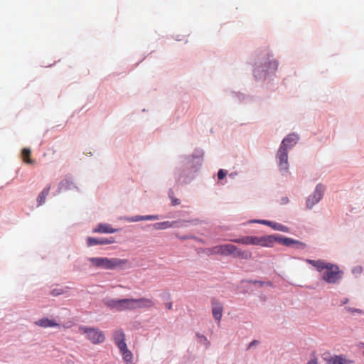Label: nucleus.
I'll return each instance as SVG.
<instances>
[{
    "instance_id": "nucleus-1",
    "label": "nucleus",
    "mask_w": 364,
    "mask_h": 364,
    "mask_svg": "<svg viewBox=\"0 0 364 364\" xmlns=\"http://www.w3.org/2000/svg\"><path fill=\"white\" fill-rule=\"evenodd\" d=\"M306 262L314 267L317 271L322 273V279L328 284L338 283L343 272L334 264L326 262L323 260H314L307 259Z\"/></svg>"
},
{
    "instance_id": "nucleus-2",
    "label": "nucleus",
    "mask_w": 364,
    "mask_h": 364,
    "mask_svg": "<svg viewBox=\"0 0 364 364\" xmlns=\"http://www.w3.org/2000/svg\"><path fill=\"white\" fill-rule=\"evenodd\" d=\"M89 261L94 267L106 269H114L117 267L122 268L129 262L126 259L107 257H91L89 258Z\"/></svg>"
},
{
    "instance_id": "nucleus-3",
    "label": "nucleus",
    "mask_w": 364,
    "mask_h": 364,
    "mask_svg": "<svg viewBox=\"0 0 364 364\" xmlns=\"http://www.w3.org/2000/svg\"><path fill=\"white\" fill-rule=\"evenodd\" d=\"M277 239L272 235L257 237V236H245L237 239L231 240L232 242L243 244L246 245H257L261 247H273Z\"/></svg>"
},
{
    "instance_id": "nucleus-4",
    "label": "nucleus",
    "mask_w": 364,
    "mask_h": 364,
    "mask_svg": "<svg viewBox=\"0 0 364 364\" xmlns=\"http://www.w3.org/2000/svg\"><path fill=\"white\" fill-rule=\"evenodd\" d=\"M79 331L86 335L87 338L94 345L102 343L105 341L104 333L98 328L80 326Z\"/></svg>"
},
{
    "instance_id": "nucleus-5",
    "label": "nucleus",
    "mask_w": 364,
    "mask_h": 364,
    "mask_svg": "<svg viewBox=\"0 0 364 364\" xmlns=\"http://www.w3.org/2000/svg\"><path fill=\"white\" fill-rule=\"evenodd\" d=\"M107 305L117 311L135 310L134 299L111 300L108 301Z\"/></svg>"
},
{
    "instance_id": "nucleus-6",
    "label": "nucleus",
    "mask_w": 364,
    "mask_h": 364,
    "mask_svg": "<svg viewBox=\"0 0 364 364\" xmlns=\"http://www.w3.org/2000/svg\"><path fill=\"white\" fill-rule=\"evenodd\" d=\"M235 250V245L232 244H225V245H217L215 247H213L211 248H208L206 250V253L210 255H221L224 256H229L232 255V254L234 252L233 251Z\"/></svg>"
},
{
    "instance_id": "nucleus-7",
    "label": "nucleus",
    "mask_w": 364,
    "mask_h": 364,
    "mask_svg": "<svg viewBox=\"0 0 364 364\" xmlns=\"http://www.w3.org/2000/svg\"><path fill=\"white\" fill-rule=\"evenodd\" d=\"M325 190L326 188L323 185L318 184L314 193L308 197L306 203V207L311 209L315 204L318 203L322 198Z\"/></svg>"
},
{
    "instance_id": "nucleus-8",
    "label": "nucleus",
    "mask_w": 364,
    "mask_h": 364,
    "mask_svg": "<svg viewBox=\"0 0 364 364\" xmlns=\"http://www.w3.org/2000/svg\"><path fill=\"white\" fill-rule=\"evenodd\" d=\"M322 358L326 364H351L353 361L342 355H331L326 352L322 354Z\"/></svg>"
},
{
    "instance_id": "nucleus-9",
    "label": "nucleus",
    "mask_w": 364,
    "mask_h": 364,
    "mask_svg": "<svg viewBox=\"0 0 364 364\" xmlns=\"http://www.w3.org/2000/svg\"><path fill=\"white\" fill-rule=\"evenodd\" d=\"M278 165L281 170L287 171L288 169V150L279 147L277 153Z\"/></svg>"
},
{
    "instance_id": "nucleus-10",
    "label": "nucleus",
    "mask_w": 364,
    "mask_h": 364,
    "mask_svg": "<svg viewBox=\"0 0 364 364\" xmlns=\"http://www.w3.org/2000/svg\"><path fill=\"white\" fill-rule=\"evenodd\" d=\"M211 306L213 316L214 318L219 323L223 316V304L216 299H213L211 301Z\"/></svg>"
},
{
    "instance_id": "nucleus-11",
    "label": "nucleus",
    "mask_w": 364,
    "mask_h": 364,
    "mask_svg": "<svg viewBox=\"0 0 364 364\" xmlns=\"http://www.w3.org/2000/svg\"><path fill=\"white\" fill-rule=\"evenodd\" d=\"M298 140V135L294 133L289 134L282 140L280 147L287 149V150H288L289 149H291L294 145H296Z\"/></svg>"
},
{
    "instance_id": "nucleus-12",
    "label": "nucleus",
    "mask_w": 364,
    "mask_h": 364,
    "mask_svg": "<svg viewBox=\"0 0 364 364\" xmlns=\"http://www.w3.org/2000/svg\"><path fill=\"white\" fill-rule=\"evenodd\" d=\"M115 242L114 237H111L109 238H95L89 237L87 239V246L91 247L97 245H109Z\"/></svg>"
},
{
    "instance_id": "nucleus-13",
    "label": "nucleus",
    "mask_w": 364,
    "mask_h": 364,
    "mask_svg": "<svg viewBox=\"0 0 364 364\" xmlns=\"http://www.w3.org/2000/svg\"><path fill=\"white\" fill-rule=\"evenodd\" d=\"M155 306L154 301L148 298L134 299L135 309H150Z\"/></svg>"
},
{
    "instance_id": "nucleus-14",
    "label": "nucleus",
    "mask_w": 364,
    "mask_h": 364,
    "mask_svg": "<svg viewBox=\"0 0 364 364\" xmlns=\"http://www.w3.org/2000/svg\"><path fill=\"white\" fill-rule=\"evenodd\" d=\"M257 222L261 224L267 225L275 230H279L285 232L289 231V228L287 227L277 223L264 220H257Z\"/></svg>"
},
{
    "instance_id": "nucleus-15",
    "label": "nucleus",
    "mask_w": 364,
    "mask_h": 364,
    "mask_svg": "<svg viewBox=\"0 0 364 364\" xmlns=\"http://www.w3.org/2000/svg\"><path fill=\"white\" fill-rule=\"evenodd\" d=\"M115 232H117V229L112 228L111 225L106 223H100L93 229V232L114 233Z\"/></svg>"
},
{
    "instance_id": "nucleus-16",
    "label": "nucleus",
    "mask_w": 364,
    "mask_h": 364,
    "mask_svg": "<svg viewBox=\"0 0 364 364\" xmlns=\"http://www.w3.org/2000/svg\"><path fill=\"white\" fill-rule=\"evenodd\" d=\"M232 255L235 257H238L243 259H250L252 257V254L248 250H242L235 246V250Z\"/></svg>"
},
{
    "instance_id": "nucleus-17",
    "label": "nucleus",
    "mask_w": 364,
    "mask_h": 364,
    "mask_svg": "<svg viewBox=\"0 0 364 364\" xmlns=\"http://www.w3.org/2000/svg\"><path fill=\"white\" fill-rule=\"evenodd\" d=\"M274 238H276L277 240H275L279 242L280 244H282L284 245H286V246H290L293 244H296V245H299L300 247H305V245L298 240H294L291 238H289V237H274Z\"/></svg>"
},
{
    "instance_id": "nucleus-18",
    "label": "nucleus",
    "mask_w": 364,
    "mask_h": 364,
    "mask_svg": "<svg viewBox=\"0 0 364 364\" xmlns=\"http://www.w3.org/2000/svg\"><path fill=\"white\" fill-rule=\"evenodd\" d=\"M35 323L37 326H39L43 328L55 327L59 326V324L56 323L54 320L49 319L48 318H43L41 319H39L38 321H36Z\"/></svg>"
},
{
    "instance_id": "nucleus-19",
    "label": "nucleus",
    "mask_w": 364,
    "mask_h": 364,
    "mask_svg": "<svg viewBox=\"0 0 364 364\" xmlns=\"http://www.w3.org/2000/svg\"><path fill=\"white\" fill-rule=\"evenodd\" d=\"M50 186H47L38 195L37 198L38 205H41L44 203L46 197L49 194Z\"/></svg>"
},
{
    "instance_id": "nucleus-20",
    "label": "nucleus",
    "mask_w": 364,
    "mask_h": 364,
    "mask_svg": "<svg viewBox=\"0 0 364 364\" xmlns=\"http://www.w3.org/2000/svg\"><path fill=\"white\" fill-rule=\"evenodd\" d=\"M31 153V149L28 148H23L21 151V156L23 161L28 164H33L34 163L33 160H32L30 157Z\"/></svg>"
},
{
    "instance_id": "nucleus-21",
    "label": "nucleus",
    "mask_w": 364,
    "mask_h": 364,
    "mask_svg": "<svg viewBox=\"0 0 364 364\" xmlns=\"http://www.w3.org/2000/svg\"><path fill=\"white\" fill-rule=\"evenodd\" d=\"M268 62H264V69L265 71L272 70L274 71L277 70L278 63L276 60H270L269 57L267 58Z\"/></svg>"
},
{
    "instance_id": "nucleus-22",
    "label": "nucleus",
    "mask_w": 364,
    "mask_h": 364,
    "mask_svg": "<svg viewBox=\"0 0 364 364\" xmlns=\"http://www.w3.org/2000/svg\"><path fill=\"white\" fill-rule=\"evenodd\" d=\"M122 355L124 360L128 364H133L132 353L128 349H125L120 352Z\"/></svg>"
},
{
    "instance_id": "nucleus-23",
    "label": "nucleus",
    "mask_w": 364,
    "mask_h": 364,
    "mask_svg": "<svg viewBox=\"0 0 364 364\" xmlns=\"http://www.w3.org/2000/svg\"><path fill=\"white\" fill-rule=\"evenodd\" d=\"M174 223H175V222H169V221L160 222V223H155L154 225V227L155 229H157V230H164V229H167V228H170L173 227Z\"/></svg>"
},
{
    "instance_id": "nucleus-24",
    "label": "nucleus",
    "mask_w": 364,
    "mask_h": 364,
    "mask_svg": "<svg viewBox=\"0 0 364 364\" xmlns=\"http://www.w3.org/2000/svg\"><path fill=\"white\" fill-rule=\"evenodd\" d=\"M159 216L158 215H145V216H136L134 218L129 220V221L132 222H137L140 220H158Z\"/></svg>"
},
{
    "instance_id": "nucleus-25",
    "label": "nucleus",
    "mask_w": 364,
    "mask_h": 364,
    "mask_svg": "<svg viewBox=\"0 0 364 364\" xmlns=\"http://www.w3.org/2000/svg\"><path fill=\"white\" fill-rule=\"evenodd\" d=\"M114 343L120 341L125 340V334L121 329H118L114 331L113 333Z\"/></svg>"
},
{
    "instance_id": "nucleus-26",
    "label": "nucleus",
    "mask_w": 364,
    "mask_h": 364,
    "mask_svg": "<svg viewBox=\"0 0 364 364\" xmlns=\"http://www.w3.org/2000/svg\"><path fill=\"white\" fill-rule=\"evenodd\" d=\"M72 185V182H70V181H68V179H65V180H63L60 183H59V188L60 189H66V188H69L70 187V186Z\"/></svg>"
},
{
    "instance_id": "nucleus-27",
    "label": "nucleus",
    "mask_w": 364,
    "mask_h": 364,
    "mask_svg": "<svg viewBox=\"0 0 364 364\" xmlns=\"http://www.w3.org/2000/svg\"><path fill=\"white\" fill-rule=\"evenodd\" d=\"M115 344L119 348L120 352L127 348L125 340L117 341Z\"/></svg>"
},
{
    "instance_id": "nucleus-28",
    "label": "nucleus",
    "mask_w": 364,
    "mask_h": 364,
    "mask_svg": "<svg viewBox=\"0 0 364 364\" xmlns=\"http://www.w3.org/2000/svg\"><path fill=\"white\" fill-rule=\"evenodd\" d=\"M307 364H318V358H317V357L316 355L315 352H313L311 354V358L309 360V362L307 363Z\"/></svg>"
},
{
    "instance_id": "nucleus-29",
    "label": "nucleus",
    "mask_w": 364,
    "mask_h": 364,
    "mask_svg": "<svg viewBox=\"0 0 364 364\" xmlns=\"http://www.w3.org/2000/svg\"><path fill=\"white\" fill-rule=\"evenodd\" d=\"M63 289H54L51 291L50 294L51 295L54 296H59L62 294H63Z\"/></svg>"
},
{
    "instance_id": "nucleus-30",
    "label": "nucleus",
    "mask_w": 364,
    "mask_h": 364,
    "mask_svg": "<svg viewBox=\"0 0 364 364\" xmlns=\"http://www.w3.org/2000/svg\"><path fill=\"white\" fill-rule=\"evenodd\" d=\"M226 175H227V172L225 171H224L223 169H220L218 173V177L220 180L224 178Z\"/></svg>"
},
{
    "instance_id": "nucleus-31",
    "label": "nucleus",
    "mask_w": 364,
    "mask_h": 364,
    "mask_svg": "<svg viewBox=\"0 0 364 364\" xmlns=\"http://www.w3.org/2000/svg\"><path fill=\"white\" fill-rule=\"evenodd\" d=\"M170 197H171V198L172 200V205H178L180 203V200L178 199L173 198L171 196H170Z\"/></svg>"
},
{
    "instance_id": "nucleus-32",
    "label": "nucleus",
    "mask_w": 364,
    "mask_h": 364,
    "mask_svg": "<svg viewBox=\"0 0 364 364\" xmlns=\"http://www.w3.org/2000/svg\"><path fill=\"white\" fill-rule=\"evenodd\" d=\"M165 306H166V308L168 310L172 309V303L171 302L166 304Z\"/></svg>"
},
{
    "instance_id": "nucleus-33",
    "label": "nucleus",
    "mask_w": 364,
    "mask_h": 364,
    "mask_svg": "<svg viewBox=\"0 0 364 364\" xmlns=\"http://www.w3.org/2000/svg\"><path fill=\"white\" fill-rule=\"evenodd\" d=\"M257 343H258V342H257V341H256V340L253 341L252 342H251V343H250V345H249V348H250L251 346H254V345L257 344Z\"/></svg>"
},
{
    "instance_id": "nucleus-34",
    "label": "nucleus",
    "mask_w": 364,
    "mask_h": 364,
    "mask_svg": "<svg viewBox=\"0 0 364 364\" xmlns=\"http://www.w3.org/2000/svg\"><path fill=\"white\" fill-rule=\"evenodd\" d=\"M355 269H356V272H360L361 271V268L360 267H358Z\"/></svg>"
},
{
    "instance_id": "nucleus-35",
    "label": "nucleus",
    "mask_w": 364,
    "mask_h": 364,
    "mask_svg": "<svg viewBox=\"0 0 364 364\" xmlns=\"http://www.w3.org/2000/svg\"><path fill=\"white\" fill-rule=\"evenodd\" d=\"M354 311H356V312H360V310L358 309H355Z\"/></svg>"
},
{
    "instance_id": "nucleus-36",
    "label": "nucleus",
    "mask_w": 364,
    "mask_h": 364,
    "mask_svg": "<svg viewBox=\"0 0 364 364\" xmlns=\"http://www.w3.org/2000/svg\"><path fill=\"white\" fill-rule=\"evenodd\" d=\"M254 283H260L259 282L255 281Z\"/></svg>"
}]
</instances>
